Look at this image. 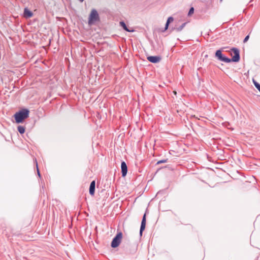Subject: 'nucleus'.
Wrapping results in <instances>:
<instances>
[{"mask_svg": "<svg viewBox=\"0 0 260 260\" xmlns=\"http://www.w3.org/2000/svg\"><path fill=\"white\" fill-rule=\"evenodd\" d=\"M231 50V55H232L233 53L234 54V56L231 59L224 56L222 54L221 50H217L215 52V56L219 60L227 63L231 62V61L236 62L239 61L240 59L239 49L237 48L233 47Z\"/></svg>", "mask_w": 260, "mask_h": 260, "instance_id": "obj_1", "label": "nucleus"}, {"mask_svg": "<svg viewBox=\"0 0 260 260\" xmlns=\"http://www.w3.org/2000/svg\"><path fill=\"white\" fill-rule=\"evenodd\" d=\"M29 111L27 109H23L16 112L14 116L17 123H22L29 116Z\"/></svg>", "mask_w": 260, "mask_h": 260, "instance_id": "obj_2", "label": "nucleus"}, {"mask_svg": "<svg viewBox=\"0 0 260 260\" xmlns=\"http://www.w3.org/2000/svg\"><path fill=\"white\" fill-rule=\"evenodd\" d=\"M100 20V17L97 11L93 9L91 10L88 18V23L89 25H91L95 22Z\"/></svg>", "mask_w": 260, "mask_h": 260, "instance_id": "obj_3", "label": "nucleus"}, {"mask_svg": "<svg viewBox=\"0 0 260 260\" xmlns=\"http://www.w3.org/2000/svg\"><path fill=\"white\" fill-rule=\"evenodd\" d=\"M122 238V233L121 232L118 233L113 239L111 242V246L113 248L117 247L121 243Z\"/></svg>", "mask_w": 260, "mask_h": 260, "instance_id": "obj_4", "label": "nucleus"}, {"mask_svg": "<svg viewBox=\"0 0 260 260\" xmlns=\"http://www.w3.org/2000/svg\"><path fill=\"white\" fill-rule=\"evenodd\" d=\"M146 214L145 213L144 214L143 216L142 220V221H141V226H140V236L142 235L143 232V231L145 229L146 222Z\"/></svg>", "mask_w": 260, "mask_h": 260, "instance_id": "obj_5", "label": "nucleus"}, {"mask_svg": "<svg viewBox=\"0 0 260 260\" xmlns=\"http://www.w3.org/2000/svg\"><path fill=\"white\" fill-rule=\"evenodd\" d=\"M161 57L159 56H149L147 57L148 60L154 63L159 62L161 60Z\"/></svg>", "mask_w": 260, "mask_h": 260, "instance_id": "obj_6", "label": "nucleus"}, {"mask_svg": "<svg viewBox=\"0 0 260 260\" xmlns=\"http://www.w3.org/2000/svg\"><path fill=\"white\" fill-rule=\"evenodd\" d=\"M121 173L122 176L123 177H125L127 173V167L125 161H123L121 164Z\"/></svg>", "mask_w": 260, "mask_h": 260, "instance_id": "obj_7", "label": "nucleus"}, {"mask_svg": "<svg viewBox=\"0 0 260 260\" xmlns=\"http://www.w3.org/2000/svg\"><path fill=\"white\" fill-rule=\"evenodd\" d=\"M95 186V181L94 180H93L90 183L89 189V194L91 196H93L94 194Z\"/></svg>", "mask_w": 260, "mask_h": 260, "instance_id": "obj_8", "label": "nucleus"}, {"mask_svg": "<svg viewBox=\"0 0 260 260\" xmlns=\"http://www.w3.org/2000/svg\"><path fill=\"white\" fill-rule=\"evenodd\" d=\"M33 13L28 8H25L24 9L23 16L25 18H28L32 16Z\"/></svg>", "mask_w": 260, "mask_h": 260, "instance_id": "obj_9", "label": "nucleus"}, {"mask_svg": "<svg viewBox=\"0 0 260 260\" xmlns=\"http://www.w3.org/2000/svg\"><path fill=\"white\" fill-rule=\"evenodd\" d=\"M120 25L123 28V29L127 31V32H133L134 31V30H130L128 28V27H127L126 24L125 23V22L124 21H120Z\"/></svg>", "mask_w": 260, "mask_h": 260, "instance_id": "obj_10", "label": "nucleus"}, {"mask_svg": "<svg viewBox=\"0 0 260 260\" xmlns=\"http://www.w3.org/2000/svg\"><path fill=\"white\" fill-rule=\"evenodd\" d=\"M187 24V22H184L181 25H180L179 27H175L174 29L176 30L177 32L181 31L183 28L185 26L186 24Z\"/></svg>", "mask_w": 260, "mask_h": 260, "instance_id": "obj_11", "label": "nucleus"}, {"mask_svg": "<svg viewBox=\"0 0 260 260\" xmlns=\"http://www.w3.org/2000/svg\"><path fill=\"white\" fill-rule=\"evenodd\" d=\"M17 129L21 134H23L25 132V127L23 126L19 125L17 127Z\"/></svg>", "mask_w": 260, "mask_h": 260, "instance_id": "obj_12", "label": "nucleus"}, {"mask_svg": "<svg viewBox=\"0 0 260 260\" xmlns=\"http://www.w3.org/2000/svg\"><path fill=\"white\" fill-rule=\"evenodd\" d=\"M253 84L254 85L255 87L260 92V84L258 82H257L256 81H255L254 79H253Z\"/></svg>", "mask_w": 260, "mask_h": 260, "instance_id": "obj_13", "label": "nucleus"}, {"mask_svg": "<svg viewBox=\"0 0 260 260\" xmlns=\"http://www.w3.org/2000/svg\"><path fill=\"white\" fill-rule=\"evenodd\" d=\"M194 8L193 7H191L189 10V12L188 13V16H191L194 12Z\"/></svg>", "mask_w": 260, "mask_h": 260, "instance_id": "obj_14", "label": "nucleus"}, {"mask_svg": "<svg viewBox=\"0 0 260 260\" xmlns=\"http://www.w3.org/2000/svg\"><path fill=\"white\" fill-rule=\"evenodd\" d=\"M168 161V159H162V160H160L159 161H158L156 163L157 165H158L159 164H161V163H165V162H167Z\"/></svg>", "mask_w": 260, "mask_h": 260, "instance_id": "obj_15", "label": "nucleus"}, {"mask_svg": "<svg viewBox=\"0 0 260 260\" xmlns=\"http://www.w3.org/2000/svg\"><path fill=\"white\" fill-rule=\"evenodd\" d=\"M174 20V18L172 17H169L168 18V20L167 21V23L170 24L171 22H172Z\"/></svg>", "mask_w": 260, "mask_h": 260, "instance_id": "obj_16", "label": "nucleus"}, {"mask_svg": "<svg viewBox=\"0 0 260 260\" xmlns=\"http://www.w3.org/2000/svg\"><path fill=\"white\" fill-rule=\"evenodd\" d=\"M249 35H247L245 37V38H244V40H243V43H246L249 39Z\"/></svg>", "mask_w": 260, "mask_h": 260, "instance_id": "obj_17", "label": "nucleus"}, {"mask_svg": "<svg viewBox=\"0 0 260 260\" xmlns=\"http://www.w3.org/2000/svg\"><path fill=\"white\" fill-rule=\"evenodd\" d=\"M169 25V24L166 22L164 31L166 30L168 28Z\"/></svg>", "mask_w": 260, "mask_h": 260, "instance_id": "obj_18", "label": "nucleus"}, {"mask_svg": "<svg viewBox=\"0 0 260 260\" xmlns=\"http://www.w3.org/2000/svg\"><path fill=\"white\" fill-rule=\"evenodd\" d=\"M36 165H37V167H38V164H37V163ZM37 172H38V175H39V176H40V175H40V171H39V170L38 168H37Z\"/></svg>", "mask_w": 260, "mask_h": 260, "instance_id": "obj_19", "label": "nucleus"}, {"mask_svg": "<svg viewBox=\"0 0 260 260\" xmlns=\"http://www.w3.org/2000/svg\"><path fill=\"white\" fill-rule=\"evenodd\" d=\"M80 2H83L84 0H79Z\"/></svg>", "mask_w": 260, "mask_h": 260, "instance_id": "obj_20", "label": "nucleus"}, {"mask_svg": "<svg viewBox=\"0 0 260 260\" xmlns=\"http://www.w3.org/2000/svg\"><path fill=\"white\" fill-rule=\"evenodd\" d=\"M173 92H174L175 94L177 93L176 91H174Z\"/></svg>", "mask_w": 260, "mask_h": 260, "instance_id": "obj_21", "label": "nucleus"}, {"mask_svg": "<svg viewBox=\"0 0 260 260\" xmlns=\"http://www.w3.org/2000/svg\"><path fill=\"white\" fill-rule=\"evenodd\" d=\"M222 0H220V2H222Z\"/></svg>", "mask_w": 260, "mask_h": 260, "instance_id": "obj_22", "label": "nucleus"}]
</instances>
